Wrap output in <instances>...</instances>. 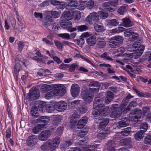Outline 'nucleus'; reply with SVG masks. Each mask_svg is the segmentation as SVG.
<instances>
[{
	"label": "nucleus",
	"instance_id": "obj_1",
	"mask_svg": "<svg viewBox=\"0 0 151 151\" xmlns=\"http://www.w3.org/2000/svg\"><path fill=\"white\" fill-rule=\"evenodd\" d=\"M99 90V88H90L88 89L84 87L83 88L81 92V97L86 104H89L92 102L93 99V94L98 93Z\"/></svg>",
	"mask_w": 151,
	"mask_h": 151
},
{
	"label": "nucleus",
	"instance_id": "obj_2",
	"mask_svg": "<svg viewBox=\"0 0 151 151\" xmlns=\"http://www.w3.org/2000/svg\"><path fill=\"white\" fill-rule=\"evenodd\" d=\"M93 109L92 111V114L95 116H99L101 113H103L104 111V104H93Z\"/></svg>",
	"mask_w": 151,
	"mask_h": 151
},
{
	"label": "nucleus",
	"instance_id": "obj_3",
	"mask_svg": "<svg viewBox=\"0 0 151 151\" xmlns=\"http://www.w3.org/2000/svg\"><path fill=\"white\" fill-rule=\"evenodd\" d=\"M42 26L47 30L50 31L52 29H56L57 27L53 25L52 18L50 16L47 17L42 23Z\"/></svg>",
	"mask_w": 151,
	"mask_h": 151
},
{
	"label": "nucleus",
	"instance_id": "obj_4",
	"mask_svg": "<svg viewBox=\"0 0 151 151\" xmlns=\"http://www.w3.org/2000/svg\"><path fill=\"white\" fill-rule=\"evenodd\" d=\"M55 96H63L66 92V87L61 84H55L53 86Z\"/></svg>",
	"mask_w": 151,
	"mask_h": 151
},
{
	"label": "nucleus",
	"instance_id": "obj_5",
	"mask_svg": "<svg viewBox=\"0 0 151 151\" xmlns=\"http://www.w3.org/2000/svg\"><path fill=\"white\" fill-rule=\"evenodd\" d=\"M86 20L90 24L98 22L99 20V15L95 12L91 13L86 18Z\"/></svg>",
	"mask_w": 151,
	"mask_h": 151
},
{
	"label": "nucleus",
	"instance_id": "obj_6",
	"mask_svg": "<svg viewBox=\"0 0 151 151\" xmlns=\"http://www.w3.org/2000/svg\"><path fill=\"white\" fill-rule=\"evenodd\" d=\"M41 149L42 151H47L49 150L53 151L56 149V146L53 145L49 140H48L41 146Z\"/></svg>",
	"mask_w": 151,
	"mask_h": 151
},
{
	"label": "nucleus",
	"instance_id": "obj_7",
	"mask_svg": "<svg viewBox=\"0 0 151 151\" xmlns=\"http://www.w3.org/2000/svg\"><path fill=\"white\" fill-rule=\"evenodd\" d=\"M133 97V96L130 94H129L122 100L120 106V109L124 113H126L125 109L126 106L128 104L129 99Z\"/></svg>",
	"mask_w": 151,
	"mask_h": 151
},
{
	"label": "nucleus",
	"instance_id": "obj_8",
	"mask_svg": "<svg viewBox=\"0 0 151 151\" xmlns=\"http://www.w3.org/2000/svg\"><path fill=\"white\" fill-rule=\"evenodd\" d=\"M40 96V93L38 90L32 88L29 91V96H27L30 101H33L37 99Z\"/></svg>",
	"mask_w": 151,
	"mask_h": 151
},
{
	"label": "nucleus",
	"instance_id": "obj_9",
	"mask_svg": "<svg viewBox=\"0 0 151 151\" xmlns=\"http://www.w3.org/2000/svg\"><path fill=\"white\" fill-rule=\"evenodd\" d=\"M145 47L143 45H142L140 47H138L137 50H132L133 52L130 54V55H128V56H134L135 57V58H137L140 57L143 52Z\"/></svg>",
	"mask_w": 151,
	"mask_h": 151
},
{
	"label": "nucleus",
	"instance_id": "obj_10",
	"mask_svg": "<svg viewBox=\"0 0 151 151\" xmlns=\"http://www.w3.org/2000/svg\"><path fill=\"white\" fill-rule=\"evenodd\" d=\"M51 134L49 130L42 131L38 136V139L41 141H45L47 140L50 137Z\"/></svg>",
	"mask_w": 151,
	"mask_h": 151
},
{
	"label": "nucleus",
	"instance_id": "obj_11",
	"mask_svg": "<svg viewBox=\"0 0 151 151\" xmlns=\"http://www.w3.org/2000/svg\"><path fill=\"white\" fill-rule=\"evenodd\" d=\"M56 110L59 112H62L65 110L67 108V104L63 101L55 103Z\"/></svg>",
	"mask_w": 151,
	"mask_h": 151
},
{
	"label": "nucleus",
	"instance_id": "obj_12",
	"mask_svg": "<svg viewBox=\"0 0 151 151\" xmlns=\"http://www.w3.org/2000/svg\"><path fill=\"white\" fill-rule=\"evenodd\" d=\"M118 105L117 104L113 105L111 107V110L113 111L111 114V116L113 118H118L120 116V112L119 111V109L118 107ZM121 113H122L121 112Z\"/></svg>",
	"mask_w": 151,
	"mask_h": 151
},
{
	"label": "nucleus",
	"instance_id": "obj_13",
	"mask_svg": "<svg viewBox=\"0 0 151 151\" xmlns=\"http://www.w3.org/2000/svg\"><path fill=\"white\" fill-rule=\"evenodd\" d=\"M80 91V87L76 84H73L72 85L70 91L72 96L74 98L77 96Z\"/></svg>",
	"mask_w": 151,
	"mask_h": 151
},
{
	"label": "nucleus",
	"instance_id": "obj_14",
	"mask_svg": "<svg viewBox=\"0 0 151 151\" xmlns=\"http://www.w3.org/2000/svg\"><path fill=\"white\" fill-rule=\"evenodd\" d=\"M37 139L36 136H30L28 137L27 140V144L30 146H33L37 144Z\"/></svg>",
	"mask_w": 151,
	"mask_h": 151
},
{
	"label": "nucleus",
	"instance_id": "obj_15",
	"mask_svg": "<svg viewBox=\"0 0 151 151\" xmlns=\"http://www.w3.org/2000/svg\"><path fill=\"white\" fill-rule=\"evenodd\" d=\"M77 6V1L76 0H72L70 1L66 7L70 11H72L76 9Z\"/></svg>",
	"mask_w": 151,
	"mask_h": 151
},
{
	"label": "nucleus",
	"instance_id": "obj_16",
	"mask_svg": "<svg viewBox=\"0 0 151 151\" xmlns=\"http://www.w3.org/2000/svg\"><path fill=\"white\" fill-rule=\"evenodd\" d=\"M129 119L128 118H123L118 122L119 126L120 127H124L129 124Z\"/></svg>",
	"mask_w": 151,
	"mask_h": 151
},
{
	"label": "nucleus",
	"instance_id": "obj_17",
	"mask_svg": "<svg viewBox=\"0 0 151 151\" xmlns=\"http://www.w3.org/2000/svg\"><path fill=\"white\" fill-rule=\"evenodd\" d=\"M115 141L113 140L108 141L106 143V148L109 151H115L114 147H115Z\"/></svg>",
	"mask_w": 151,
	"mask_h": 151
},
{
	"label": "nucleus",
	"instance_id": "obj_18",
	"mask_svg": "<svg viewBox=\"0 0 151 151\" xmlns=\"http://www.w3.org/2000/svg\"><path fill=\"white\" fill-rule=\"evenodd\" d=\"M88 120L87 117L84 116L82 117V119L79 121L77 125V127L78 129L83 128L86 124Z\"/></svg>",
	"mask_w": 151,
	"mask_h": 151
},
{
	"label": "nucleus",
	"instance_id": "obj_19",
	"mask_svg": "<svg viewBox=\"0 0 151 151\" xmlns=\"http://www.w3.org/2000/svg\"><path fill=\"white\" fill-rule=\"evenodd\" d=\"M105 37H99L97 39V45L98 47L99 48H103L106 45V41Z\"/></svg>",
	"mask_w": 151,
	"mask_h": 151
},
{
	"label": "nucleus",
	"instance_id": "obj_20",
	"mask_svg": "<svg viewBox=\"0 0 151 151\" xmlns=\"http://www.w3.org/2000/svg\"><path fill=\"white\" fill-rule=\"evenodd\" d=\"M114 95L112 92L110 91H108L105 100V103L108 104H109L114 98Z\"/></svg>",
	"mask_w": 151,
	"mask_h": 151
},
{
	"label": "nucleus",
	"instance_id": "obj_21",
	"mask_svg": "<svg viewBox=\"0 0 151 151\" xmlns=\"http://www.w3.org/2000/svg\"><path fill=\"white\" fill-rule=\"evenodd\" d=\"M55 103L48 104L46 105L45 109L46 111L49 113H52L55 110H56Z\"/></svg>",
	"mask_w": 151,
	"mask_h": 151
},
{
	"label": "nucleus",
	"instance_id": "obj_22",
	"mask_svg": "<svg viewBox=\"0 0 151 151\" xmlns=\"http://www.w3.org/2000/svg\"><path fill=\"white\" fill-rule=\"evenodd\" d=\"M109 122L108 118H103L100 119L99 124V128L101 129L105 127Z\"/></svg>",
	"mask_w": 151,
	"mask_h": 151
},
{
	"label": "nucleus",
	"instance_id": "obj_23",
	"mask_svg": "<svg viewBox=\"0 0 151 151\" xmlns=\"http://www.w3.org/2000/svg\"><path fill=\"white\" fill-rule=\"evenodd\" d=\"M31 114L33 117H38L39 116L38 108L35 106H33L31 111Z\"/></svg>",
	"mask_w": 151,
	"mask_h": 151
},
{
	"label": "nucleus",
	"instance_id": "obj_24",
	"mask_svg": "<svg viewBox=\"0 0 151 151\" xmlns=\"http://www.w3.org/2000/svg\"><path fill=\"white\" fill-rule=\"evenodd\" d=\"M37 122L43 123L44 124H46L49 122L50 119L47 116H42L37 119Z\"/></svg>",
	"mask_w": 151,
	"mask_h": 151
},
{
	"label": "nucleus",
	"instance_id": "obj_25",
	"mask_svg": "<svg viewBox=\"0 0 151 151\" xmlns=\"http://www.w3.org/2000/svg\"><path fill=\"white\" fill-rule=\"evenodd\" d=\"M87 43L90 46L94 45L96 42V40L95 37L91 36L87 37L86 39Z\"/></svg>",
	"mask_w": 151,
	"mask_h": 151
},
{
	"label": "nucleus",
	"instance_id": "obj_26",
	"mask_svg": "<svg viewBox=\"0 0 151 151\" xmlns=\"http://www.w3.org/2000/svg\"><path fill=\"white\" fill-rule=\"evenodd\" d=\"M134 115V119L137 120V121H138V119H140L142 115L141 111L140 109H135L133 111Z\"/></svg>",
	"mask_w": 151,
	"mask_h": 151
},
{
	"label": "nucleus",
	"instance_id": "obj_27",
	"mask_svg": "<svg viewBox=\"0 0 151 151\" xmlns=\"http://www.w3.org/2000/svg\"><path fill=\"white\" fill-rule=\"evenodd\" d=\"M89 129V127H86L78 134V136L79 137H83L87 134Z\"/></svg>",
	"mask_w": 151,
	"mask_h": 151
},
{
	"label": "nucleus",
	"instance_id": "obj_28",
	"mask_svg": "<svg viewBox=\"0 0 151 151\" xmlns=\"http://www.w3.org/2000/svg\"><path fill=\"white\" fill-rule=\"evenodd\" d=\"M94 27L96 31L98 32H103L105 30L104 27L102 25L97 24H94Z\"/></svg>",
	"mask_w": 151,
	"mask_h": 151
},
{
	"label": "nucleus",
	"instance_id": "obj_29",
	"mask_svg": "<svg viewBox=\"0 0 151 151\" xmlns=\"http://www.w3.org/2000/svg\"><path fill=\"white\" fill-rule=\"evenodd\" d=\"M122 20L123 22V25H122L124 27H127L132 26L131 21L129 18H126L122 19Z\"/></svg>",
	"mask_w": 151,
	"mask_h": 151
},
{
	"label": "nucleus",
	"instance_id": "obj_30",
	"mask_svg": "<svg viewBox=\"0 0 151 151\" xmlns=\"http://www.w3.org/2000/svg\"><path fill=\"white\" fill-rule=\"evenodd\" d=\"M137 104L136 101H131L129 104V105L127 106L126 109V113L128 112V111L132 110L131 108L132 107H134L136 106Z\"/></svg>",
	"mask_w": 151,
	"mask_h": 151
},
{
	"label": "nucleus",
	"instance_id": "obj_31",
	"mask_svg": "<svg viewBox=\"0 0 151 151\" xmlns=\"http://www.w3.org/2000/svg\"><path fill=\"white\" fill-rule=\"evenodd\" d=\"M102 6L107 11L110 12H113L114 10L113 8L110 7V5L109 2H107L103 3L102 4Z\"/></svg>",
	"mask_w": 151,
	"mask_h": 151
},
{
	"label": "nucleus",
	"instance_id": "obj_32",
	"mask_svg": "<svg viewBox=\"0 0 151 151\" xmlns=\"http://www.w3.org/2000/svg\"><path fill=\"white\" fill-rule=\"evenodd\" d=\"M72 18H74L75 20H79L81 17V14L80 12L78 11H76L72 13Z\"/></svg>",
	"mask_w": 151,
	"mask_h": 151
},
{
	"label": "nucleus",
	"instance_id": "obj_33",
	"mask_svg": "<svg viewBox=\"0 0 151 151\" xmlns=\"http://www.w3.org/2000/svg\"><path fill=\"white\" fill-rule=\"evenodd\" d=\"M109 46L112 48H116L118 47L119 46V45L114 40L111 38L110 41L109 42Z\"/></svg>",
	"mask_w": 151,
	"mask_h": 151
},
{
	"label": "nucleus",
	"instance_id": "obj_34",
	"mask_svg": "<svg viewBox=\"0 0 151 151\" xmlns=\"http://www.w3.org/2000/svg\"><path fill=\"white\" fill-rule=\"evenodd\" d=\"M144 133L140 131L137 132L135 134L134 138L136 140H139L144 137Z\"/></svg>",
	"mask_w": 151,
	"mask_h": 151
},
{
	"label": "nucleus",
	"instance_id": "obj_35",
	"mask_svg": "<svg viewBox=\"0 0 151 151\" xmlns=\"http://www.w3.org/2000/svg\"><path fill=\"white\" fill-rule=\"evenodd\" d=\"M61 27L64 29H70L72 26V24L70 21L65 22V23H62L61 24Z\"/></svg>",
	"mask_w": 151,
	"mask_h": 151
},
{
	"label": "nucleus",
	"instance_id": "obj_36",
	"mask_svg": "<svg viewBox=\"0 0 151 151\" xmlns=\"http://www.w3.org/2000/svg\"><path fill=\"white\" fill-rule=\"evenodd\" d=\"M112 38L119 45L123 42L124 38L122 36H116Z\"/></svg>",
	"mask_w": 151,
	"mask_h": 151
},
{
	"label": "nucleus",
	"instance_id": "obj_37",
	"mask_svg": "<svg viewBox=\"0 0 151 151\" xmlns=\"http://www.w3.org/2000/svg\"><path fill=\"white\" fill-rule=\"evenodd\" d=\"M118 21L116 19H113L109 20L108 22V24L110 26H116L119 24Z\"/></svg>",
	"mask_w": 151,
	"mask_h": 151
},
{
	"label": "nucleus",
	"instance_id": "obj_38",
	"mask_svg": "<svg viewBox=\"0 0 151 151\" xmlns=\"http://www.w3.org/2000/svg\"><path fill=\"white\" fill-rule=\"evenodd\" d=\"M131 131V128L128 127L124 129L120 132L122 136H126L128 135L130 133Z\"/></svg>",
	"mask_w": 151,
	"mask_h": 151
},
{
	"label": "nucleus",
	"instance_id": "obj_39",
	"mask_svg": "<svg viewBox=\"0 0 151 151\" xmlns=\"http://www.w3.org/2000/svg\"><path fill=\"white\" fill-rule=\"evenodd\" d=\"M63 17L66 19L69 20L72 19V14L70 12L65 11L63 14Z\"/></svg>",
	"mask_w": 151,
	"mask_h": 151
},
{
	"label": "nucleus",
	"instance_id": "obj_40",
	"mask_svg": "<svg viewBox=\"0 0 151 151\" xmlns=\"http://www.w3.org/2000/svg\"><path fill=\"white\" fill-rule=\"evenodd\" d=\"M60 139L58 137H56L53 139L52 142H51L53 145L56 146V149L60 143Z\"/></svg>",
	"mask_w": 151,
	"mask_h": 151
},
{
	"label": "nucleus",
	"instance_id": "obj_41",
	"mask_svg": "<svg viewBox=\"0 0 151 151\" xmlns=\"http://www.w3.org/2000/svg\"><path fill=\"white\" fill-rule=\"evenodd\" d=\"M148 128V124L144 122L141 123L140 125V131L144 132L146 131Z\"/></svg>",
	"mask_w": 151,
	"mask_h": 151
},
{
	"label": "nucleus",
	"instance_id": "obj_42",
	"mask_svg": "<svg viewBox=\"0 0 151 151\" xmlns=\"http://www.w3.org/2000/svg\"><path fill=\"white\" fill-rule=\"evenodd\" d=\"M53 86L50 85L45 84L42 87V91L43 92H46L52 88Z\"/></svg>",
	"mask_w": 151,
	"mask_h": 151
},
{
	"label": "nucleus",
	"instance_id": "obj_43",
	"mask_svg": "<svg viewBox=\"0 0 151 151\" xmlns=\"http://www.w3.org/2000/svg\"><path fill=\"white\" fill-rule=\"evenodd\" d=\"M127 6V4H124L120 8L117 10L118 13L120 15H123L126 11Z\"/></svg>",
	"mask_w": 151,
	"mask_h": 151
},
{
	"label": "nucleus",
	"instance_id": "obj_44",
	"mask_svg": "<svg viewBox=\"0 0 151 151\" xmlns=\"http://www.w3.org/2000/svg\"><path fill=\"white\" fill-rule=\"evenodd\" d=\"M55 95V93L54 90L50 91L48 92L45 95V98L48 99L52 98L53 96Z\"/></svg>",
	"mask_w": 151,
	"mask_h": 151
},
{
	"label": "nucleus",
	"instance_id": "obj_45",
	"mask_svg": "<svg viewBox=\"0 0 151 151\" xmlns=\"http://www.w3.org/2000/svg\"><path fill=\"white\" fill-rule=\"evenodd\" d=\"M21 65L19 63H16L14 68V71L17 77L18 76V73L20 70Z\"/></svg>",
	"mask_w": 151,
	"mask_h": 151
},
{
	"label": "nucleus",
	"instance_id": "obj_46",
	"mask_svg": "<svg viewBox=\"0 0 151 151\" xmlns=\"http://www.w3.org/2000/svg\"><path fill=\"white\" fill-rule=\"evenodd\" d=\"M100 132L97 135V138L101 139H104L106 137L107 133L104 132Z\"/></svg>",
	"mask_w": 151,
	"mask_h": 151
},
{
	"label": "nucleus",
	"instance_id": "obj_47",
	"mask_svg": "<svg viewBox=\"0 0 151 151\" xmlns=\"http://www.w3.org/2000/svg\"><path fill=\"white\" fill-rule=\"evenodd\" d=\"M61 120L60 116H57L55 117L52 121V124L55 126H57L60 123Z\"/></svg>",
	"mask_w": 151,
	"mask_h": 151
},
{
	"label": "nucleus",
	"instance_id": "obj_48",
	"mask_svg": "<svg viewBox=\"0 0 151 151\" xmlns=\"http://www.w3.org/2000/svg\"><path fill=\"white\" fill-rule=\"evenodd\" d=\"M99 14L100 18L102 19H106L108 16V13L104 11L99 12Z\"/></svg>",
	"mask_w": 151,
	"mask_h": 151
},
{
	"label": "nucleus",
	"instance_id": "obj_49",
	"mask_svg": "<svg viewBox=\"0 0 151 151\" xmlns=\"http://www.w3.org/2000/svg\"><path fill=\"white\" fill-rule=\"evenodd\" d=\"M138 37V35L137 33L134 32H132L130 37L129 38V40L131 41H133L136 40Z\"/></svg>",
	"mask_w": 151,
	"mask_h": 151
},
{
	"label": "nucleus",
	"instance_id": "obj_50",
	"mask_svg": "<svg viewBox=\"0 0 151 151\" xmlns=\"http://www.w3.org/2000/svg\"><path fill=\"white\" fill-rule=\"evenodd\" d=\"M132 28H130L129 29H127L124 32V35L125 36L127 37H130L131 34L132 32L131 31H132Z\"/></svg>",
	"mask_w": 151,
	"mask_h": 151
},
{
	"label": "nucleus",
	"instance_id": "obj_51",
	"mask_svg": "<svg viewBox=\"0 0 151 151\" xmlns=\"http://www.w3.org/2000/svg\"><path fill=\"white\" fill-rule=\"evenodd\" d=\"M46 104L45 102L41 101L40 102L38 105V108L39 110L40 111H42L45 107Z\"/></svg>",
	"mask_w": 151,
	"mask_h": 151
},
{
	"label": "nucleus",
	"instance_id": "obj_52",
	"mask_svg": "<svg viewBox=\"0 0 151 151\" xmlns=\"http://www.w3.org/2000/svg\"><path fill=\"white\" fill-rule=\"evenodd\" d=\"M78 65L77 63H75L71 65L69 68V71L70 72H73L75 70V69L76 68H78Z\"/></svg>",
	"mask_w": 151,
	"mask_h": 151
},
{
	"label": "nucleus",
	"instance_id": "obj_53",
	"mask_svg": "<svg viewBox=\"0 0 151 151\" xmlns=\"http://www.w3.org/2000/svg\"><path fill=\"white\" fill-rule=\"evenodd\" d=\"M139 42L136 41L133 44L132 47V49L133 50L134 49H136L137 48V49L140 47L142 45H140L139 43L140 42L142 41V40H138Z\"/></svg>",
	"mask_w": 151,
	"mask_h": 151
},
{
	"label": "nucleus",
	"instance_id": "obj_54",
	"mask_svg": "<svg viewBox=\"0 0 151 151\" xmlns=\"http://www.w3.org/2000/svg\"><path fill=\"white\" fill-rule=\"evenodd\" d=\"M78 30L80 31H83L86 30L88 27L85 25H81L76 27Z\"/></svg>",
	"mask_w": 151,
	"mask_h": 151
},
{
	"label": "nucleus",
	"instance_id": "obj_55",
	"mask_svg": "<svg viewBox=\"0 0 151 151\" xmlns=\"http://www.w3.org/2000/svg\"><path fill=\"white\" fill-rule=\"evenodd\" d=\"M144 142L145 144L151 143V135H147L144 138Z\"/></svg>",
	"mask_w": 151,
	"mask_h": 151
},
{
	"label": "nucleus",
	"instance_id": "obj_56",
	"mask_svg": "<svg viewBox=\"0 0 151 151\" xmlns=\"http://www.w3.org/2000/svg\"><path fill=\"white\" fill-rule=\"evenodd\" d=\"M58 36L63 38H65L67 40L70 39V35L67 33L60 34L58 35Z\"/></svg>",
	"mask_w": 151,
	"mask_h": 151
},
{
	"label": "nucleus",
	"instance_id": "obj_57",
	"mask_svg": "<svg viewBox=\"0 0 151 151\" xmlns=\"http://www.w3.org/2000/svg\"><path fill=\"white\" fill-rule=\"evenodd\" d=\"M88 110L87 107L85 106H82L79 109L80 112L83 114L86 112Z\"/></svg>",
	"mask_w": 151,
	"mask_h": 151
},
{
	"label": "nucleus",
	"instance_id": "obj_58",
	"mask_svg": "<svg viewBox=\"0 0 151 151\" xmlns=\"http://www.w3.org/2000/svg\"><path fill=\"white\" fill-rule=\"evenodd\" d=\"M51 14L52 16L54 18H57L60 16L59 13L55 11H52L51 12Z\"/></svg>",
	"mask_w": 151,
	"mask_h": 151
},
{
	"label": "nucleus",
	"instance_id": "obj_59",
	"mask_svg": "<svg viewBox=\"0 0 151 151\" xmlns=\"http://www.w3.org/2000/svg\"><path fill=\"white\" fill-rule=\"evenodd\" d=\"M89 86H98V87L100 86L99 82L96 81H93L90 82Z\"/></svg>",
	"mask_w": 151,
	"mask_h": 151
},
{
	"label": "nucleus",
	"instance_id": "obj_60",
	"mask_svg": "<svg viewBox=\"0 0 151 151\" xmlns=\"http://www.w3.org/2000/svg\"><path fill=\"white\" fill-rule=\"evenodd\" d=\"M101 57L104 58L106 59L107 60L113 61V59L111 58L110 57L107 56L106 53H104L101 56Z\"/></svg>",
	"mask_w": 151,
	"mask_h": 151
},
{
	"label": "nucleus",
	"instance_id": "obj_61",
	"mask_svg": "<svg viewBox=\"0 0 151 151\" xmlns=\"http://www.w3.org/2000/svg\"><path fill=\"white\" fill-rule=\"evenodd\" d=\"M69 67L68 65L63 63L60 65L59 68L60 69L65 70Z\"/></svg>",
	"mask_w": 151,
	"mask_h": 151
},
{
	"label": "nucleus",
	"instance_id": "obj_62",
	"mask_svg": "<svg viewBox=\"0 0 151 151\" xmlns=\"http://www.w3.org/2000/svg\"><path fill=\"white\" fill-rule=\"evenodd\" d=\"M21 57H22V56L21 55H18L17 57L15 58V64L19 63L20 64H21L22 60V58L21 59Z\"/></svg>",
	"mask_w": 151,
	"mask_h": 151
},
{
	"label": "nucleus",
	"instance_id": "obj_63",
	"mask_svg": "<svg viewBox=\"0 0 151 151\" xmlns=\"http://www.w3.org/2000/svg\"><path fill=\"white\" fill-rule=\"evenodd\" d=\"M110 6L112 7H115L118 4V0H114L113 1H109Z\"/></svg>",
	"mask_w": 151,
	"mask_h": 151
},
{
	"label": "nucleus",
	"instance_id": "obj_64",
	"mask_svg": "<svg viewBox=\"0 0 151 151\" xmlns=\"http://www.w3.org/2000/svg\"><path fill=\"white\" fill-rule=\"evenodd\" d=\"M55 45L58 48L62 49L63 46L62 44L59 41H54Z\"/></svg>",
	"mask_w": 151,
	"mask_h": 151
}]
</instances>
